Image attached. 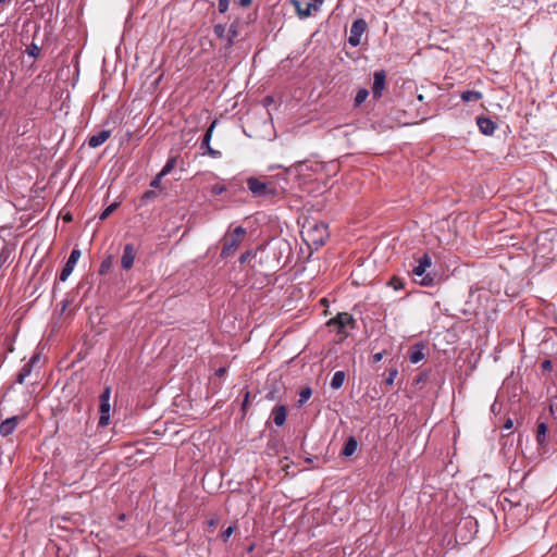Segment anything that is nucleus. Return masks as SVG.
Masks as SVG:
<instances>
[{
    "label": "nucleus",
    "instance_id": "37",
    "mask_svg": "<svg viewBox=\"0 0 557 557\" xmlns=\"http://www.w3.org/2000/svg\"><path fill=\"white\" fill-rule=\"evenodd\" d=\"M164 177L161 173H158L150 182V187L153 189L160 188L161 180Z\"/></svg>",
    "mask_w": 557,
    "mask_h": 557
},
{
    "label": "nucleus",
    "instance_id": "15",
    "mask_svg": "<svg viewBox=\"0 0 557 557\" xmlns=\"http://www.w3.org/2000/svg\"><path fill=\"white\" fill-rule=\"evenodd\" d=\"M111 136V131L109 129H102L96 135H92L88 139V146L90 148H97L101 146L103 143H106Z\"/></svg>",
    "mask_w": 557,
    "mask_h": 557
},
{
    "label": "nucleus",
    "instance_id": "43",
    "mask_svg": "<svg viewBox=\"0 0 557 557\" xmlns=\"http://www.w3.org/2000/svg\"><path fill=\"white\" fill-rule=\"evenodd\" d=\"M236 37H231L230 35H227V39H226V44H225V49H230L234 46V39Z\"/></svg>",
    "mask_w": 557,
    "mask_h": 557
},
{
    "label": "nucleus",
    "instance_id": "28",
    "mask_svg": "<svg viewBox=\"0 0 557 557\" xmlns=\"http://www.w3.org/2000/svg\"><path fill=\"white\" fill-rule=\"evenodd\" d=\"M369 96V91L366 88H360L355 97V106L359 107L362 104Z\"/></svg>",
    "mask_w": 557,
    "mask_h": 557
},
{
    "label": "nucleus",
    "instance_id": "1",
    "mask_svg": "<svg viewBox=\"0 0 557 557\" xmlns=\"http://www.w3.org/2000/svg\"><path fill=\"white\" fill-rule=\"evenodd\" d=\"M290 246L287 240H278L275 243V245L270 249H258L255 252L252 251H245L239 257V262L245 263L251 258L256 260V263L259 264L260 271H272L276 268H281L284 265V263L281 262V257L284 252L287 255H290Z\"/></svg>",
    "mask_w": 557,
    "mask_h": 557
},
{
    "label": "nucleus",
    "instance_id": "29",
    "mask_svg": "<svg viewBox=\"0 0 557 557\" xmlns=\"http://www.w3.org/2000/svg\"><path fill=\"white\" fill-rule=\"evenodd\" d=\"M176 165V157H171L168 159L165 165L160 171L161 175H168Z\"/></svg>",
    "mask_w": 557,
    "mask_h": 557
},
{
    "label": "nucleus",
    "instance_id": "50",
    "mask_svg": "<svg viewBox=\"0 0 557 557\" xmlns=\"http://www.w3.org/2000/svg\"><path fill=\"white\" fill-rule=\"evenodd\" d=\"M267 398L273 400L274 399V393L270 392L267 394Z\"/></svg>",
    "mask_w": 557,
    "mask_h": 557
},
{
    "label": "nucleus",
    "instance_id": "52",
    "mask_svg": "<svg viewBox=\"0 0 557 557\" xmlns=\"http://www.w3.org/2000/svg\"><path fill=\"white\" fill-rule=\"evenodd\" d=\"M417 98H418V100H419V101H423V100H424V97H423V95H421V94H420V95H418V97H417Z\"/></svg>",
    "mask_w": 557,
    "mask_h": 557
},
{
    "label": "nucleus",
    "instance_id": "48",
    "mask_svg": "<svg viewBox=\"0 0 557 557\" xmlns=\"http://www.w3.org/2000/svg\"><path fill=\"white\" fill-rule=\"evenodd\" d=\"M426 120H428V117L422 116V117L420 119V122H424V121H426ZM418 123H419V121H413V122H405L404 124H405V125H412V124H418Z\"/></svg>",
    "mask_w": 557,
    "mask_h": 557
},
{
    "label": "nucleus",
    "instance_id": "57",
    "mask_svg": "<svg viewBox=\"0 0 557 557\" xmlns=\"http://www.w3.org/2000/svg\"><path fill=\"white\" fill-rule=\"evenodd\" d=\"M207 522L213 523L215 522L213 519L208 520Z\"/></svg>",
    "mask_w": 557,
    "mask_h": 557
},
{
    "label": "nucleus",
    "instance_id": "17",
    "mask_svg": "<svg viewBox=\"0 0 557 557\" xmlns=\"http://www.w3.org/2000/svg\"><path fill=\"white\" fill-rule=\"evenodd\" d=\"M425 345L423 343H416L409 352V360L411 363H418L424 358L423 349Z\"/></svg>",
    "mask_w": 557,
    "mask_h": 557
},
{
    "label": "nucleus",
    "instance_id": "26",
    "mask_svg": "<svg viewBox=\"0 0 557 557\" xmlns=\"http://www.w3.org/2000/svg\"><path fill=\"white\" fill-rule=\"evenodd\" d=\"M312 395V389L309 386L301 388L299 393V399L297 401V406L301 407Z\"/></svg>",
    "mask_w": 557,
    "mask_h": 557
},
{
    "label": "nucleus",
    "instance_id": "38",
    "mask_svg": "<svg viewBox=\"0 0 557 557\" xmlns=\"http://www.w3.org/2000/svg\"><path fill=\"white\" fill-rule=\"evenodd\" d=\"M235 530V524H231L226 530H224L221 534V537L224 542L228 540V537L233 534Z\"/></svg>",
    "mask_w": 557,
    "mask_h": 557
},
{
    "label": "nucleus",
    "instance_id": "9",
    "mask_svg": "<svg viewBox=\"0 0 557 557\" xmlns=\"http://www.w3.org/2000/svg\"><path fill=\"white\" fill-rule=\"evenodd\" d=\"M386 73L384 70L375 71L373 74L372 95L375 100L382 97V91L385 88Z\"/></svg>",
    "mask_w": 557,
    "mask_h": 557
},
{
    "label": "nucleus",
    "instance_id": "11",
    "mask_svg": "<svg viewBox=\"0 0 557 557\" xmlns=\"http://www.w3.org/2000/svg\"><path fill=\"white\" fill-rule=\"evenodd\" d=\"M215 124H216V120L213 121L211 123V125L208 127V129L206 131V133L203 135L202 141H201V149H206L207 153L209 156H211V157H219L221 154L220 151L214 150L210 146V140H211L212 133H213V129L215 127Z\"/></svg>",
    "mask_w": 557,
    "mask_h": 557
},
{
    "label": "nucleus",
    "instance_id": "58",
    "mask_svg": "<svg viewBox=\"0 0 557 557\" xmlns=\"http://www.w3.org/2000/svg\"><path fill=\"white\" fill-rule=\"evenodd\" d=\"M7 0H0V3H4Z\"/></svg>",
    "mask_w": 557,
    "mask_h": 557
},
{
    "label": "nucleus",
    "instance_id": "54",
    "mask_svg": "<svg viewBox=\"0 0 557 557\" xmlns=\"http://www.w3.org/2000/svg\"><path fill=\"white\" fill-rule=\"evenodd\" d=\"M65 221H71L72 220V216L69 214L67 216L64 218Z\"/></svg>",
    "mask_w": 557,
    "mask_h": 557
},
{
    "label": "nucleus",
    "instance_id": "3",
    "mask_svg": "<svg viewBox=\"0 0 557 557\" xmlns=\"http://www.w3.org/2000/svg\"><path fill=\"white\" fill-rule=\"evenodd\" d=\"M450 537L447 545L455 547L456 545H467L478 533L479 524H450Z\"/></svg>",
    "mask_w": 557,
    "mask_h": 557
},
{
    "label": "nucleus",
    "instance_id": "16",
    "mask_svg": "<svg viewBox=\"0 0 557 557\" xmlns=\"http://www.w3.org/2000/svg\"><path fill=\"white\" fill-rule=\"evenodd\" d=\"M273 421L277 426H282L286 422L287 407L284 405L275 406L272 410Z\"/></svg>",
    "mask_w": 557,
    "mask_h": 557
},
{
    "label": "nucleus",
    "instance_id": "23",
    "mask_svg": "<svg viewBox=\"0 0 557 557\" xmlns=\"http://www.w3.org/2000/svg\"><path fill=\"white\" fill-rule=\"evenodd\" d=\"M345 372L344 371H336L331 380V387L333 389H338L343 386L345 381Z\"/></svg>",
    "mask_w": 557,
    "mask_h": 557
},
{
    "label": "nucleus",
    "instance_id": "6",
    "mask_svg": "<svg viewBox=\"0 0 557 557\" xmlns=\"http://www.w3.org/2000/svg\"><path fill=\"white\" fill-rule=\"evenodd\" d=\"M327 325L336 329L337 334L343 335L344 337L348 336V333L345 331L346 327H350L351 330L357 327V322L354 317L348 312H339L335 318L331 319L327 322Z\"/></svg>",
    "mask_w": 557,
    "mask_h": 557
},
{
    "label": "nucleus",
    "instance_id": "53",
    "mask_svg": "<svg viewBox=\"0 0 557 557\" xmlns=\"http://www.w3.org/2000/svg\"><path fill=\"white\" fill-rule=\"evenodd\" d=\"M119 519H120V520H124V519H125V515H124V513H121V515L119 516Z\"/></svg>",
    "mask_w": 557,
    "mask_h": 557
},
{
    "label": "nucleus",
    "instance_id": "8",
    "mask_svg": "<svg viewBox=\"0 0 557 557\" xmlns=\"http://www.w3.org/2000/svg\"><path fill=\"white\" fill-rule=\"evenodd\" d=\"M79 257H81V250L77 248H74L71 251L70 257L60 273L59 280L61 282H65L67 280V277L72 274L74 267H75L76 262L78 261Z\"/></svg>",
    "mask_w": 557,
    "mask_h": 557
},
{
    "label": "nucleus",
    "instance_id": "27",
    "mask_svg": "<svg viewBox=\"0 0 557 557\" xmlns=\"http://www.w3.org/2000/svg\"><path fill=\"white\" fill-rule=\"evenodd\" d=\"M159 196V193L156 189L146 190L140 197V205H146L149 201L154 200Z\"/></svg>",
    "mask_w": 557,
    "mask_h": 557
},
{
    "label": "nucleus",
    "instance_id": "47",
    "mask_svg": "<svg viewBox=\"0 0 557 557\" xmlns=\"http://www.w3.org/2000/svg\"><path fill=\"white\" fill-rule=\"evenodd\" d=\"M251 2H252V0H239L238 4L240 7H248L251 4Z\"/></svg>",
    "mask_w": 557,
    "mask_h": 557
},
{
    "label": "nucleus",
    "instance_id": "25",
    "mask_svg": "<svg viewBox=\"0 0 557 557\" xmlns=\"http://www.w3.org/2000/svg\"><path fill=\"white\" fill-rule=\"evenodd\" d=\"M113 264V256L109 255L107 256L99 267V274L104 275L109 272V270L112 268Z\"/></svg>",
    "mask_w": 557,
    "mask_h": 557
},
{
    "label": "nucleus",
    "instance_id": "45",
    "mask_svg": "<svg viewBox=\"0 0 557 557\" xmlns=\"http://www.w3.org/2000/svg\"><path fill=\"white\" fill-rule=\"evenodd\" d=\"M512 428H513V421H512L510 418H508V419L505 421V423H504V429H506V430H510V429H512Z\"/></svg>",
    "mask_w": 557,
    "mask_h": 557
},
{
    "label": "nucleus",
    "instance_id": "31",
    "mask_svg": "<svg viewBox=\"0 0 557 557\" xmlns=\"http://www.w3.org/2000/svg\"><path fill=\"white\" fill-rule=\"evenodd\" d=\"M26 53L29 57L37 58L40 53V48L36 44L33 42L29 46H27Z\"/></svg>",
    "mask_w": 557,
    "mask_h": 557
},
{
    "label": "nucleus",
    "instance_id": "4",
    "mask_svg": "<svg viewBox=\"0 0 557 557\" xmlns=\"http://www.w3.org/2000/svg\"><path fill=\"white\" fill-rule=\"evenodd\" d=\"M432 265V259L429 253H423L418 259V264L412 269V274L421 277L419 284L422 286H433L435 284V277L426 273V269Z\"/></svg>",
    "mask_w": 557,
    "mask_h": 557
},
{
    "label": "nucleus",
    "instance_id": "7",
    "mask_svg": "<svg viewBox=\"0 0 557 557\" xmlns=\"http://www.w3.org/2000/svg\"><path fill=\"white\" fill-rule=\"evenodd\" d=\"M367 29V22L363 18H357L352 22L350 27V35L348 37V44L351 47L360 45V38Z\"/></svg>",
    "mask_w": 557,
    "mask_h": 557
},
{
    "label": "nucleus",
    "instance_id": "2",
    "mask_svg": "<svg viewBox=\"0 0 557 557\" xmlns=\"http://www.w3.org/2000/svg\"><path fill=\"white\" fill-rule=\"evenodd\" d=\"M246 182L248 190L256 198H274L285 190V187L280 186L275 180L261 181L258 177L250 176Z\"/></svg>",
    "mask_w": 557,
    "mask_h": 557
},
{
    "label": "nucleus",
    "instance_id": "21",
    "mask_svg": "<svg viewBox=\"0 0 557 557\" xmlns=\"http://www.w3.org/2000/svg\"><path fill=\"white\" fill-rule=\"evenodd\" d=\"M546 433H547V424L545 422H540L537 424L536 442L542 447L545 446V444H546Z\"/></svg>",
    "mask_w": 557,
    "mask_h": 557
},
{
    "label": "nucleus",
    "instance_id": "42",
    "mask_svg": "<svg viewBox=\"0 0 557 557\" xmlns=\"http://www.w3.org/2000/svg\"><path fill=\"white\" fill-rule=\"evenodd\" d=\"M383 356H384V351H381V352H376L372 356V362L373 363H377L380 362L382 359H383Z\"/></svg>",
    "mask_w": 557,
    "mask_h": 557
},
{
    "label": "nucleus",
    "instance_id": "41",
    "mask_svg": "<svg viewBox=\"0 0 557 557\" xmlns=\"http://www.w3.org/2000/svg\"><path fill=\"white\" fill-rule=\"evenodd\" d=\"M541 368H542L543 372L552 371V369H553V362H552V360H549V359H545V360L542 362Z\"/></svg>",
    "mask_w": 557,
    "mask_h": 557
},
{
    "label": "nucleus",
    "instance_id": "19",
    "mask_svg": "<svg viewBox=\"0 0 557 557\" xmlns=\"http://www.w3.org/2000/svg\"><path fill=\"white\" fill-rule=\"evenodd\" d=\"M357 446V440L354 436H349L346 440L341 454L345 457H350L356 451Z\"/></svg>",
    "mask_w": 557,
    "mask_h": 557
},
{
    "label": "nucleus",
    "instance_id": "49",
    "mask_svg": "<svg viewBox=\"0 0 557 557\" xmlns=\"http://www.w3.org/2000/svg\"><path fill=\"white\" fill-rule=\"evenodd\" d=\"M227 369L226 368H220L218 371H216V375L218 376H223L225 373H226Z\"/></svg>",
    "mask_w": 557,
    "mask_h": 557
},
{
    "label": "nucleus",
    "instance_id": "12",
    "mask_svg": "<svg viewBox=\"0 0 557 557\" xmlns=\"http://www.w3.org/2000/svg\"><path fill=\"white\" fill-rule=\"evenodd\" d=\"M21 420L22 417L13 416L2 421L0 424V434L4 437L11 435L15 431Z\"/></svg>",
    "mask_w": 557,
    "mask_h": 557
},
{
    "label": "nucleus",
    "instance_id": "39",
    "mask_svg": "<svg viewBox=\"0 0 557 557\" xmlns=\"http://www.w3.org/2000/svg\"><path fill=\"white\" fill-rule=\"evenodd\" d=\"M231 0H219L218 9L220 13H225L230 7Z\"/></svg>",
    "mask_w": 557,
    "mask_h": 557
},
{
    "label": "nucleus",
    "instance_id": "33",
    "mask_svg": "<svg viewBox=\"0 0 557 557\" xmlns=\"http://www.w3.org/2000/svg\"><path fill=\"white\" fill-rule=\"evenodd\" d=\"M398 374V370L396 368H392L388 370V375L385 379V384L388 386H392L394 384V380L396 379Z\"/></svg>",
    "mask_w": 557,
    "mask_h": 557
},
{
    "label": "nucleus",
    "instance_id": "35",
    "mask_svg": "<svg viewBox=\"0 0 557 557\" xmlns=\"http://www.w3.org/2000/svg\"><path fill=\"white\" fill-rule=\"evenodd\" d=\"M394 289H400L404 288V282L401 278L397 276H393L388 283Z\"/></svg>",
    "mask_w": 557,
    "mask_h": 557
},
{
    "label": "nucleus",
    "instance_id": "10",
    "mask_svg": "<svg viewBox=\"0 0 557 557\" xmlns=\"http://www.w3.org/2000/svg\"><path fill=\"white\" fill-rule=\"evenodd\" d=\"M137 255V249L135 248L134 244H126L123 249V255L121 257V267L124 270L132 269L135 258Z\"/></svg>",
    "mask_w": 557,
    "mask_h": 557
},
{
    "label": "nucleus",
    "instance_id": "36",
    "mask_svg": "<svg viewBox=\"0 0 557 557\" xmlns=\"http://www.w3.org/2000/svg\"><path fill=\"white\" fill-rule=\"evenodd\" d=\"M111 388L108 386L100 394L99 403H110Z\"/></svg>",
    "mask_w": 557,
    "mask_h": 557
},
{
    "label": "nucleus",
    "instance_id": "5",
    "mask_svg": "<svg viewBox=\"0 0 557 557\" xmlns=\"http://www.w3.org/2000/svg\"><path fill=\"white\" fill-rule=\"evenodd\" d=\"M245 235L246 228L243 226H237L234 228L230 237H224V245L221 251V257L227 258L232 256L236 251L239 244L243 242Z\"/></svg>",
    "mask_w": 557,
    "mask_h": 557
},
{
    "label": "nucleus",
    "instance_id": "32",
    "mask_svg": "<svg viewBox=\"0 0 557 557\" xmlns=\"http://www.w3.org/2000/svg\"><path fill=\"white\" fill-rule=\"evenodd\" d=\"M213 32H214V35L220 38V39H223L225 37V34H226V28H225V25L223 24H216L214 25L213 27Z\"/></svg>",
    "mask_w": 557,
    "mask_h": 557
},
{
    "label": "nucleus",
    "instance_id": "18",
    "mask_svg": "<svg viewBox=\"0 0 557 557\" xmlns=\"http://www.w3.org/2000/svg\"><path fill=\"white\" fill-rule=\"evenodd\" d=\"M99 426H106L110 421V403H99Z\"/></svg>",
    "mask_w": 557,
    "mask_h": 557
},
{
    "label": "nucleus",
    "instance_id": "34",
    "mask_svg": "<svg viewBox=\"0 0 557 557\" xmlns=\"http://www.w3.org/2000/svg\"><path fill=\"white\" fill-rule=\"evenodd\" d=\"M238 26H239L238 20H235L233 23H231L230 28L227 30V35H230L231 37H237L238 36Z\"/></svg>",
    "mask_w": 557,
    "mask_h": 557
},
{
    "label": "nucleus",
    "instance_id": "13",
    "mask_svg": "<svg viewBox=\"0 0 557 557\" xmlns=\"http://www.w3.org/2000/svg\"><path fill=\"white\" fill-rule=\"evenodd\" d=\"M476 125H478L480 132L486 136L493 135L496 129V123L494 121H492L490 117H485V116H478Z\"/></svg>",
    "mask_w": 557,
    "mask_h": 557
},
{
    "label": "nucleus",
    "instance_id": "40",
    "mask_svg": "<svg viewBox=\"0 0 557 557\" xmlns=\"http://www.w3.org/2000/svg\"><path fill=\"white\" fill-rule=\"evenodd\" d=\"M225 190H226L225 186L220 185V184H215V185L211 186V194L212 195H221Z\"/></svg>",
    "mask_w": 557,
    "mask_h": 557
},
{
    "label": "nucleus",
    "instance_id": "51",
    "mask_svg": "<svg viewBox=\"0 0 557 557\" xmlns=\"http://www.w3.org/2000/svg\"><path fill=\"white\" fill-rule=\"evenodd\" d=\"M139 525H140V528H145L146 531H148L150 529V524L141 523Z\"/></svg>",
    "mask_w": 557,
    "mask_h": 557
},
{
    "label": "nucleus",
    "instance_id": "44",
    "mask_svg": "<svg viewBox=\"0 0 557 557\" xmlns=\"http://www.w3.org/2000/svg\"><path fill=\"white\" fill-rule=\"evenodd\" d=\"M39 358L40 354H34L33 357L29 359L28 363H32V366L34 367L39 361Z\"/></svg>",
    "mask_w": 557,
    "mask_h": 557
},
{
    "label": "nucleus",
    "instance_id": "56",
    "mask_svg": "<svg viewBox=\"0 0 557 557\" xmlns=\"http://www.w3.org/2000/svg\"><path fill=\"white\" fill-rule=\"evenodd\" d=\"M58 527H59L60 530H65V528L61 527V524H58Z\"/></svg>",
    "mask_w": 557,
    "mask_h": 557
},
{
    "label": "nucleus",
    "instance_id": "20",
    "mask_svg": "<svg viewBox=\"0 0 557 557\" xmlns=\"http://www.w3.org/2000/svg\"><path fill=\"white\" fill-rule=\"evenodd\" d=\"M312 232L320 234L319 237H314L312 239L313 244L314 245H319V246L324 245L325 244V237H327L326 225H324V224L318 225L317 224V225H314Z\"/></svg>",
    "mask_w": 557,
    "mask_h": 557
},
{
    "label": "nucleus",
    "instance_id": "24",
    "mask_svg": "<svg viewBox=\"0 0 557 557\" xmlns=\"http://www.w3.org/2000/svg\"><path fill=\"white\" fill-rule=\"evenodd\" d=\"M33 371V366L32 363H26L23 366V368L21 369V371L18 372V374L16 375V383L18 384H23L25 379L32 373Z\"/></svg>",
    "mask_w": 557,
    "mask_h": 557
},
{
    "label": "nucleus",
    "instance_id": "22",
    "mask_svg": "<svg viewBox=\"0 0 557 557\" xmlns=\"http://www.w3.org/2000/svg\"><path fill=\"white\" fill-rule=\"evenodd\" d=\"M482 97H483L482 92L476 91V90H466V91H462L460 95V98L463 102L478 101V100L482 99Z\"/></svg>",
    "mask_w": 557,
    "mask_h": 557
},
{
    "label": "nucleus",
    "instance_id": "14",
    "mask_svg": "<svg viewBox=\"0 0 557 557\" xmlns=\"http://www.w3.org/2000/svg\"><path fill=\"white\" fill-rule=\"evenodd\" d=\"M289 3L295 8L296 13L300 18L309 17L311 15V10L318 9L315 4L310 2H307L306 7L302 8V3L299 0H289Z\"/></svg>",
    "mask_w": 557,
    "mask_h": 557
},
{
    "label": "nucleus",
    "instance_id": "46",
    "mask_svg": "<svg viewBox=\"0 0 557 557\" xmlns=\"http://www.w3.org/2000/svg\"><path fill=\"white\" fill-rule=\"evenodd\" d=\"M248 398H249V392H247V393H246V395H245V399H244V401H243V404H242V409H243V411H245V410H246V407H247V404H248Z\"/></svg>",
    "mask_w": 557,
    "mask_h": 557
},
{
    "label": "nucleus",
    "instance_id": "30",
    "mask_svg": "<svg viewBox=\"0 0 557 557\" xmlns=\"http://www.w3.org/2000/svg\"><path fill=\"white\" fill-rule=\"evenodd\" d=\"M120 206L119 202H113L110 206H108L99 215V220L104 221L107 218H109L110 214H112L117 207Z\"/></svg>",
    "mask_w": 557,
    "mask_h": 557
},
{
    "label": "nucleus",
    "instance_id": "55",
    "mask_svg": "<svg viewBox=\"0 0 557 557\" xmlns=\"http://www.w3.org/2000/svg\"><path fill=\"white\" fill-rule=\"evenodd\" d=\"M66 307H67V301H65V302L63 304L62 311H64V310L66 309Z\"/></svg>",
    "mask_w": 557,
    "mask_h": 557
}]
</instances>
